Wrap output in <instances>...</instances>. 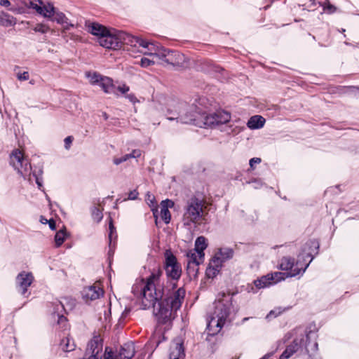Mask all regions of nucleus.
<instances>
[{
    "label": "nucleus",
    "instance_id": "nucleus-8",
    "mask_svg": "<svg viewBox=\"0 0 359 359\" xmlns=\"http://www.w3.org/2000/svg\"><path fill=\"white\" fill-rule=\"evenodd\" d=\"M309 263L304 266L301 264L299 261L294 262V259L290 257H282L278 263V268L282 271H285L283 273L286 278L295 277L298 275L302 276L308 268Z\"/></svg>",
    "mask_w": 359,
    "mask_h": 359
},
{
    "label": "nucleus",
    "instance_id": "nucleus-19",
    "mask_svg": "<svg viewBox=\"0 0 359 359\" xmlns=\"http://www.w3.org/2000/svg\"><path fill=\"white\" fill-rule=\"evenodd\" d=\"M234 251L232 248L227 247L221 248L215 253L212 259H213L215 262H216L222 266L224 262L232 259Z\"/></svg>",
    "mask_w": 359,
    "mask_h": 359
},
{
    "label": "nucleus",
    "instance_id": "nucleus-2",
    "mask_svg": "<svg viewBox=\"0 0 359 359\" xmlns=\"http://www.w3.org/2000/svg\"><path fill=\"white\" fill-rule=\"evenodd\" d=\"M205 99L201 97L196 100L189 111L182 114V109L184 110V104L177 106V110L173 113L171 109L168 112L172 114L168 116L170 121L177 120L178 122L185 124H192L200 128L212 127L229 122L231 119V114L224 111H218L212 114H207L205 107Z\"/></svg>",
    "mask_w": 359,
    "mask_h": 359
},
{
    "label": "nucleus",
    "instance_id": "nucleus-17",
    "mask_svg": "<svg viewBox=\"0 0 359 359\" xmlns=\"http://www.w3.org/2000/svg\"><path fill=\"white\" fill-rule=\"evenodd\" d=\"M27 6L34 9L39 14L43 16L50 15L53 9L52 4H44L42 0H29V5Z\"/></svg>",
    "mask_w": 359,
    "mask_h": 359
},
{
    "label": "nucleus",
    "instance_id": "nucleus-42",
    "mask_svg": "<svg viewBox=\"0 0 359 359\" xmlns=\"http://www.w3.org/2000/svg\"><path fill=\"white\" fill-rule=\"evenodd\" d=\"M336 10V8L331 5L330 4H327L326 6H325L324 7V11L327 12L328 13H332L335 11Z\"/></svg>",
    "mask_w": 359,
    "mask_h": 359
},
{
    "label": "nucleus",
    "instance_id": "nucleus-49",
    "mask_svg": "<svg viewBox=\"0 0 359 359\" xmlns=\"http://www.w3.org/2000/svg\"><path fill=\"white\" fill-rule=\"evenodd\" d=\"M114 229V226L112 224V222L111 221L110 223H109V235L110 243H111L112 234H113Z\"/></svg>",
    "mask_w": 359,
    "mask_h": 359
},
{
    "label": "nucleus",
    "instance_id": "nucleus-55",
    "mask_svg": "<svg viewBox=\"0 0 359 359\" xmlns=\"http://www.w3.org/2000/svg\"><path fill=\"white\" fill-rule=\"evenodd\" d=\"M129 311H130L129 309H126L125 311L122 313L121 318L126 317L128 315V313H129Z\"/></svg>",
    "mask_w": 359,
    "mask_h": 359
},
{
    "label": "nucleus",
    "instance_id": "nucleus-9",
    "mask_svg": "<svg viewBox=\"0 0 359 359\" xmlns=\"http://www.w3.org/2000/svg\"><path fill=\"white\" fill-rule=\"evenodd\" d=\"M121 32L114 29H108L107 33L100 38L98 43L105 48L118 49L121 48Z\"/></svg>",
    "mask_w": 359,
    "mask_h": 359
},
{
    "label": "nucleus",
    "instance_id": "nucleus-28",
    "mask_svg": "<svg viewBox=\"0 0 359 359\" xmlns=\"http://www.w3.org/2000/svg\"><path fill=\"white\" fill-rule=\"evenodd\" d=\"M85 75L86 77L88 79L90 83L94 86H98L100 80L104 76L96 72H86Z\"/></svg>",
    "mask_w": 359,
    "mask_h": 359
},
{
    "label": "nucleus",
    "instance_id": "nucleus-1",
    "mask_svg": "<svg viewBox=\"0 0 359 359\" xmlns=\"http://www.w3.org/2000/svg\"><path fill=\"white\" fill-rule=\"evenodd\" d=\"M161 272L151 273L146 280H137L133 285L132 292L140 301L143 309L152 307L154 314L159 322L165 323L170 318L172 311H177L182 305L185 290L180 287L167 288L161 280Z\"/></svg>",
    "mask_w": 359,
    "mask_h": 359
},
{
    "label": "nucleus",
    "instance_id": "nucleus-53",
    "mask_svg": "<svg viewBox=\"0 0 359 359\" xmlns=\"http://www.w3.org/2000/svg\"><path fill=\"white\" fill-rule=\"evenodd\" d=\"M152 211H153V214H154V217L156 218V224H157V219H158V216H157V210L156 209H152Z\"/></svg>",
    "mask_w": 359,
    "mask_h": 359
},
{
    "label": "nucleus",
    "instance_id": "nucleus-30",
    "mask_svg": "<svg viewBox=\"0 0 359 359\" xmlns=\"http://www.w3.org/2000/svg\"><path fill=\"white\" fill-rule=\"evenodd\" d=\"M75 305L74 299H68L67 298H64L62 302H60V303L57 305V306H60L62 308L65 312L67 310H71Z\"/></svg>",
    "mask_w": 359,
    "mask_h": 359
},
{
    "label": "nucleus",
    "instance_id": "nucleus-32",
    "mask_svg": "<svg viewBox=\"0 0 359 359\" xmlns=\"http://www.w3.org/2000/svg\"><path fill=\"white\" fill-rule=\"evenodd\" d=\"M151 57H152L151 60L146 58V57L142 58L141 61H140V65L142 67H147L149 66L154 65L155 63H159L160 64V60H158V59H156L154 56H151Z\"/></svg>",
    "mask_w": 359,
    "mask_h": 359
},
{
    "label": "nucleus",
    "instance_id": "nucleus-38",
    "mask_svg": "<svg viewBox=\"0 0 359 359\" xmlns=\"http://www.w3.org/2000/svg\"><path fill=\"white\" fill-rule=\"evenodd\" d=\"M17 78L20 81H27L29 79V73L28 72H19L17 74Z\"/></svg>",
    "mask_w": 359,
    "mask_h": 359
},
{
    "label": "nucleus",
    "instance_id": "nucleus-14",
    "mask_svg": "<svg viewBox=\"0 0 359 359\" xmlns=\"http://www.w3.org/2000/svg\"><path fill=\"white\" fill-rule=\"evenodd\" d=\"M205 254H201L196 250H190L187 253V270L189 273H196L198 265L203 262Z\"/></svg>",
    "mask_w": 359,
    "mask_h": 359
},
{
    "label": "nucleus",
    "instance_id": "nucleus-52",
    "mask_svg": "<svg viewBox=\"0 0 359 359\" xmlns=\"http://www.w3.org/2000/svg\"><path fill=\"white\" fill-rule=\"evenodd\" d=\"M121 158H122L123 161L125 162V161H128L129 158H130V156L128 154H126V155L123 156Z\"/></svg>",
    "mask_w": 359,
    "mask_h": 359
},
{
    "label": "nucleus",
    "instance_id": "nucleus-23",
    "mask_svg": "<svg viewBox=\"0 0 359 359\" xmlns=\"http://www.w3.org/2000/svg\"><path fill=\"white\" fill-rule=\"evenodd\" d=\"M135 355V346L133 343L125 344L118 353V359H131Z\"/></svg>",
    "mask_w": 359,
    "mask_h": 359
},
{
    "label": "nucleus",
    "instance_id": "nucleus-35",
    "mask_svg": "<svg viewBox=\"0 0 359 359\" xmlns=\"http://www.w3.org/2000/svg\"><path fill=\"white\" fill-rule=\"evenodd\" d=\"M92 217L95 221L99 222L102 220L103 215L99 208H95L92 212Z\"/></svg>",
    "mask_w": 359,
    "mask_h": 359
},
{
    "label": "nucleus",
    "instance_id": "nucleus-46",
    "mask_svg": "<svg viewBox=\"0 0 359 359\" xmlns=\"http://www.w3.org/2000/svg\"><path fill=\"white\" fill-rule=\"evenodd\" d=\"M261 162V159L259 158H252L250 160V165L251 168H253L254 164L259 163Z\"/></svg>",
    "mask_w": 359,
    "mask_h": 359
},
{
    "label": "nucleus",
    "instance_id": "nucleus-34",
    "mask_svg": "<svg viewBox=\"0 0 359 359\" xmlns=\"http://www.w3.org/2000/svg\"><path fill=\"white\" fill-rule=\"evenodd\" d=\"M36 32H40L42 34H45L48 32L50 29L49 27L44 24H38L33 29Z\"/></svg>",
    "mask_w": 359,
    "mask_h": 359
},
{
    "label": "nucleus",
    "instance_id": "nucleus-58",
    "mask_svg": "<svg viewBox=\"0 0 359 359\" xmlns=\"http://www.w3.org/2000/svg\"><path fill=\"white\" fill-rule=\"evenodd\" d=\"M310 243H311L313 245H314V247H315L316 248H318V243H316L315 241H311Z\"/></svg>",
    "mask_w": 359,
    "mask_h": 359
},
{
    "label": "nucleus",
    "instance_id": "nucleus-48",
    "mask_svg": "<svg viewBox=\"0 0 359 359\" xmlns=\"http://www.w3.org/2000/svg\"><path fill=\"white\" fill-rule=\"evenodd\" d=\"M46 222L48 223L49 227L52 230H55V222L53 219H50V220L46 219Z\"/></svg>",
    "mask_w": 359,
    "mask_h": 359
},
{
    "label": "nucleus",
    "instance_id": "nucleus-45",
    "mask_svg": "<svg viewBox=\"0 0 359 359\" xmlns=\"http://www.w3.org/2000/svg\"><path fill=\"white\" fill-rule=\"evenodd\" d=\"M280 313H281L280 311H278V312H276V311H271L270 313L266 316V318L270 319L272 317H276Z\"/></svg>",
    "mask_w": 359,
    "mask_h": 359
},
{
    "label": "nucleus",
    "instance_id": "nucleus-54",
    "mask_svg": "<svg viewBox=\"0 0 359 359\" xmlns=\"http://www.w3.org/2000/svg\"><path fill=\"white\" fill-rule=\"evenodd\" d=\"M10 11H13L14 13H21L20 9H18V8H10Z\"/></svg>",
    "mask_w": 359,
    "mask_h": 359
},
{
    "label": "nucleus",
    "instance_id": "nucleus-57",
    "mask_svg": "<svg viewBox=\"0 0 359 359\" xmlns=\"http://www.w3.org/2000/svg\"><path fill=\"white\" fill-rule=\"evenodd\" d=\"M318 349V344L316 342H315L313 344V348L312 350H317Z\"/></svg>",
    "mask_w": 359,
    "mask_h": 359
},
{
    "label": "nucleus",
    "instance_id": "nucleus-20",
    "mask_svg": "<svg viewBox=\"0 0 359 359\" xmlns=\"http://www.w3.org/2000/svg\"><path fill=\"white\" fill-rule=\"evenodd\" d=\"M161 218L165 223L169 224L171 219V214L168 210L169 208L174 206V202L171 200L166 199L161 203Z\"/></svg>",
    "mask_w": 359,
    "mask_h": 359
},
{
    "label": "nucleus",
    "instance_id": "nucleus-25",
    "mask_svg": "<svg viewBox=\"0 0 359 359\" xmlns=\"http://www.w3.org/2000/svg\"><path fill=\"white\" fill-rule=\"evenodd\" d=\"M43 17L50 18L51 19V20L56 22L57 24L60 25H65V22H67V18L63 13L56 11L54 6L53 12L50 13V15Z\"/></svg>",
    "mask_w": 359,
    "mask_h": 359
},
{
    "label": "nucleus",
    "instance_id": "nucleus-33",
    "mask_svg": "<svg viewBox=\"0 0 359 359\" xmlns=\"http://www.w3.org/2000/svg\"><path fill=\"white\" fill-rule=\"evenodd\" d=\"M60 347L62 350L65 352H69L74 349V345L69 344V340L67 338L62 340L60 343Z\"/></svg>",
    "mask_w": 359,
    "mask_h": 359
},
{
    "label": "nucleus",
    "instance_id": "nucleus-26",
    "mask_svg": "<svg viewBox=\"0 0 359 359\" xmlns=\"http://www.w3.org/2000/svg\"><path fill=\"white\" fill-rule=\"evenodd\" d=\"M222 265L217 262H215L213 259H211L209 266L207 268L205 274L208 278H213L218 274L222 268Z\"/></svg>",
    "mask_w": 359,
    "mask_h": 359
},
{
    "label": "nucleus",
    "instance_id": "nucleus-29",
    "mask_svg": "<svg viewBox=\"0 0 359 359\" xmlns=\"http://www.w3.org/2000/svg\"><path fill=\"white\" fill-rule=\"evenodd\" d=\"M207 246L208 244L206 242V238L203 236H199L195 241V248L193 250L197 251L198 252H201V254H204L203 251L207 248Z\"/></svg>",
    "mask_w": 359,
    "mask_h": 359
},
{
    "label": "nucleus",
    "instance_id": "nucleus-16",
    "mask_svg": "<svg viewBox=\"0 0 359 359\" xmlns=\"http://www.w3.org/2000/svg\"><path fill=\"white\" fill-rule=\"evenodd\" d=\"M103 294L104 291L99 284H94L86 287L81 292L82 297L86 302L97 299L103 295Z\"/></svg>",
    "mask_w": 359,
    "mask_h": 359
},
{
    "label": "nucleus",
    "instance_id": "nucleus-11",
    "mask_svg": "<svg viewBox=\"0 0 359 359\" xmlns=\"http://www.w3.org/2000/svg\"><path fill=\"white\" fill-rule=\"evenodd\" d=\"M165 269L167 276L173 280L179 279L182 271L180 264L177 262L176 257L168 250L165 252Z\"/></svg>",
    "mask_w": 359,
    "mask_h": 359
},
{
    "label": "nucleus",
    "instance_id": "nucleus-56",
    "mask_svg": "<svg viewBox=\"0 0 359 359\" xmlns=\"http://www.w3.org/2000/svg\"><path fill=\"white\" fill-rule=\"evenodd\" d=\"M63 320H66V318L65 316H59V322H62Z\"/></svg>",
    "mask_w": 359,
    "mask_h": 359
},
{
    "label": "nucleus",
    "instance_id": "nucleus-36",
    "mask_svg": "<svg viewBox=\"0 0 359 359\" xmlns=\"http://www.w3.org/2000/svg\"><path fill=\"white\" fill-rule=\"evenodd\" d=\"M104 359H118V354L115 355L111 348L107 347L105 348Z\"/></svg>",
    "mask_w": 359,
    "mask_h": 359
},
{
    "label": "nucleus",
    "instance_id": "nucleus-24",
    "mask_svg": "<svg viewBox=\"0 0 359 359\" xmlns=\"http://www.w3.org/2000/svg\"><path fill=\"white\" fill-rule=\"evenodd\" d=\"M265 121V118L262 116L255 115L248 120L247 126L249 128L252 130L259 129L264 126Z\"/></svg>",
    "mask_w": 359,
    "mask_h": 359
},
{
    "label": "nucleus",
    "instance_id": "nucleus-15",
    "mask_svg": "<svg viewBox=\"0 0 359 359\" xmlns=\"http://www.w3.org/2000/svg\"><path fill=\"white\" fill-rule=\"evenodd\" d=\"M33 281L34 276L31 272L22 271L16 277V286L21 294H25Z\"/></svg>",
    "mask_w": 359,
    "mask_h": 359
},
{
    "label": "nucleus",
    "instance_id": "nucleus-27",
    "mask_svg": "<svg viewBox=\"0 0 359 359\" xmlns=\"http://www.w3.org/2000/svg\"><path fill=\"white\" fill-rule=\"evenodd\" d=\"M16 24V18L10 14L2 12L0 13V25L3 27L14 26Z\"/></svg>",
    "mask_w": 359,
    "mask_h": 359
},
{
    "label": "nucleus",
    "instance_id": "nucleus-10",
    "mask_svg": "<svg viewBox=\"0 0 359 359\" xmlns=\"http://www.w3.org/2000/svg\"><path fill=\"white\" fill-rule=\"evenodd\" d=\"M309 339V334H301L299 337L294 339L292 343L286 347L285 350L280 355V359L290 358L294 353L297 352L303 347L305 348L306 352L309 353V344H307Z\"/></svg>",
    "mask_w": 359,
    "mask_h": 359
},
{
    "label": "nucleus",
    "instance_id": "nucleus-21",
    "mask_svg": "<svg viewBox=\"0 0 359 359\" xmlns=\"http://www.w3.org/2000/svg\"><path fill=\"white\" fill-rule=\"evenodd\" d=\"M88 27V32L92 34L93 35L97 36V41L100 40V38L107 33L108 29L97 22H89L86 25Z\"/></svg>",
    "mask_w": 359,
    "mask_h": 359
},
{
    "label": "nucleus",
    "instance_id": "nucleus-6",
    "mask_svg": "<svg viewBox=\"0 0 359 359\" xmlns=\"http://www.w3.org/2000/svg\"><path fill=\"white\" fill-rule=\"evenodd\" d=\"M150 56H154L158 60L160 64L170 65L172 66H182L186 61V57L176 50H172L167 49L163 46L154 44V46H151L149 50Z\"/></svg>",
    "mask_w": 359,
    "mask_h": 359
},
{
    "label": "nucleus",
    "instance_id": "nucleus-51",
    "mask_svg": "<svg viewBox=\"0 0 359 359\" xmlns=\"http://www.w3.org/2000/svg\"><path fill=\"white\" fill-rule=\"evenodd\" d=\"M113 163L118 165L122 163H123V160L121 158H114V160H113Z\"/></svg>",
    "mask_w": 359,
    "mask_h": 359
},
{
    "label": "nucleus",
    "instance_id": "nucleus-43",
    "mask_svg": "<svg viewBox=\"0 0 359 359\" xmlns=\"http://www.w3.org/2000/svg\"><path fill=\"white\" fill-rule=\"evenodd\" d=\"M130 158H138L141 156V151L139 149H134L130 154H129Z\"/></svg>",
    "mask_w": 359,
    "mask_h": 359
},
{
    "label": "nucleus",
    "instance_id": "nucleus-39",
    "mask_svg": "<svg viewBox=\"0 0 359 359\" xmlns=\"http://www.w3.org/2000/svg\"><path fill=\"white\" fill-rule=\"evenodd\" d=\"M117 91H119L121 94H125L128 91H129V87L125 84H123L122 86L116 87V93H117Z\"/></svg>",
    "mask_w": 359,
    "mask_h": 359
},
{
    "label": "nucleus",
    "instance_id": "nucleus-5",
    "mask_svg": "<svg viewBox=\"0 0 359 359\" xmlns=\"http://www.w3.org/2000/svg\"><path fill=\"white\" fill-rule=\"evenodd\" d=\"M205 202L194 197L190 198L184 208L182 220L185 226L198 225L205 219Z\"/></svg>",
    "mask_w": 359,
    "mask_h": 359
},
{
    "label": "nucleus",
    "instance_id": "nucleus-22",
    "mask_svg": "<svg viewBox=\"0 0 359 359\" xmlns=\"http://www.w3.org/2000/svg\"><path fill=\"white\" fill-rule=\"evenodd\" d=\"M98 86L102 88L105 93L118 95V93H116V86L114 85L113 80L111 78L104 76Z\"/></svg>",
    "mask_w": 359,
    "mask_h": 359
},
{
    "label": "nucleus",
    "instance_id": "nucleus-40",
    "mask_svg": "<svg viewBox=\"0 0 359 359\" xmlns=\"http://www.w3.org/2000/svg\"><path fill=\"white\" fill-rule=\"evenodd\" d=\"M139 195L138 191L136 189H134L128 194V199L129 200H135L137 198Z\"/></svg>",
    "mask_w": 359,
    "mask_h": 359
},
{
    "label": "nucleus",
    "instance_id": "nucleus-59",
    "mask_svg": "<svg viewBox=\"0 0 359 359\" xmlns=\"http://www.w3.org/2000/svg\"><path fill=\"white\" fill-rule=\"evenodd\" d=\"M46 219H43L42 218V219H41V222L42 223H46Z\"/></svg>",
    "mask_w": 359,
    "mask_h": 359
},
{
    "label": "nucleus",
    "instance_id": "nucleus-44",
    "mask_svg": "<svg viewBox=\"0 0 359 359\" xmlns=\"http://www.w3.org/2000/svg\"><path fill=\"white\" fill-rule=\"evenodd\" d=\"M63 27V30H69L71 27H74V25L69 22V19H67V22H65V25H62Z\"/></svg>",
    "mask_w": 359,
    "mask_h": 359
},
{
    "label": "nucleus",
    "instance_id": "nucleus-7",
    "mask_svg": "<svg viewBox=\"0 0 359 359\" xmlns=\"http://www.w3.org/2000/svg\"><path fill=\"white\" fill-rule=\"evenodd\" d=\"M122 44L130 46V48H128V50L131 55L140 53L144 55H149L148 52H150L151 46H154L155 43L122 32L121 46Z\"/></svg>",
    "mask_w": 359,
    "mask_h": 359
},
{
    "label": "nucleus",
    "instance_id": "nucleus-3",
    "mask_svg": "<svg viewBox=\"0 0 359 359\" xmlns=\"http://www.w3.org/2000/svg\"><path fill=\"white\" fill-rule=\"evenodd\" d=\"M231 306V297L222 294L214 303V311L210 314L207 327L211 334L218 333L226 323Z\"/></svg>",
    "mask_w": 359,
    "mask_h": 359
},
{
    "label": "nucleus",
    "instance_id": "nucleus-12",
    "mask_svg": "<svg viewBox=\"0 0 359 359\" xmlns=\"http://www.w3.org/2000/svg\"><path fill=\"white\" fill-rule=\"evenodd\" d=\"M285 279V276L283 272L276 271L268 273L266 276H263L260 278L255 280L254 281V284L258 289H262L276 284Z\"/></svg>",
    "mask_w": 359,
    "mask_h": 359
},
{
    "label": "nucleus",
    "instance_id": "nucleus-37",
    "mask_svg": "<svg viewBox=\"0 0 359 359\" xmlns=\"http://www.w3.org/2000/svg\"><path fill=\"white\" fill-rule=\"evenodd\" d=\"M147 203H148V205L151 207H156V201H155V197L153 194H151V193L148 192L147 194H146V198H145Z\"/></svg>",
    "mask_w": 359,
    "mask_h": 359
},
{
    "label": "nucleus",
    "instance_id": "nucleus-18",
    "mask_svg": "<svg viewBox=\"0 0 359 359\" xmlns=\"http://www.w3.org/2000/svg\"><path fill=\"white\" fill-rule=\"evenodd\" d=\"M183 343L180 339H175L170 347L169 359H184Z\"/></svg>",
    "mask_w": 359,
    "mask_h": 359
},
{
    "label": "nucleus",
    "instance_id": "nucleus-41",
    "mask_svg": "<svg viewBox=\"0 0 359 359\" xmlns=\"http://www.w3.org/2000/svg\"><path fill=\"white\" fill-rule=\"evenodd\" d=\"M72 141L73 137L72 136H68L65 139V147L66 149H69L70 148Z\"/></svg>",
    "mask_w": 359,
    "mask_h": 359
},
{
    "label": "nucleus",
    "instance_id": "nucleus-4",
    "mask_svg": "<svg viewBox=\"0 0 359 359\" xmlns=\"http://www.w3.org/2000/svg\"><path fill=\"white\" fill-rule=\"evenodd\" d=\"M11 165L26 180L32 182L34 180L39 189L42 187L41 179L34 172H32V167L28 158L19 149L13 151L10 156Z\"/></svg>",
    "mask_w": 359,
    "mask_h": 359
},
{
    "label": "nucleus",
    "instance_id": "nucleus-31",
    "mask_svg": "<svg viewBox=\"0 0 359 359\" xmlns=\"http://www.w3.org/2000/svg\"><path fill=\"white\" fill-rule=\"evenodd\" d=\"M66 238V233L63 230L57 231L55 236V242L57 247L60 246L65 241Z\"/></svg>",
    "mask_w": 359,
    "mask_h": 359
},
{
    "label": "nucleus",
    "instance_id": "nucleus-50",
    "mask_svg": "<svg viewBox=\"0 0 359 359\" xmlns=\"http://www.w3.org/2000/svg\"><path fill=\"white\" fill-rule=\"evenodd\" d=\"M0 5L4 7H8L11 3L8 0H0Z\"/></svg>",
    "mask_w": 359,
    "mask_h": 359
},
{
    "label": "nucleus",
    "instance_id": "nucleus-13",
    "mask_svg": "<svg viewBox=\"0 0 359 359\" xmlns=\"http://www.w3.org/2000/svg\"><path fill=\"white\" fill-rule=\"evenodd\" d=\"M102 350V343L98 337H95L87 346L83 359H99V354Z\"/></svg>",
    "mask_w": 359,
    "mask_h": 359
},
{
    "label": "nucleus",
    "instance_id": "nucleus-47",
    "mask_svg": "<svg viewBox=\"0 0 359 359\" xmlns=\"http://www.w3.org/2000/svg\"><path fill=\"white\" fill-rule=\"evenodd\" d=\"M126 98H128L133 103H135L136 102H137L136 97L133 94L127 95Z\"/></svg>",
    "mask_w": 359,
    "mask_h": 359
}]
</instances>
